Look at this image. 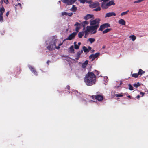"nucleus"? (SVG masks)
Returning <instances> with one entry per match:
<instances>
[{"mask_svg": "<svg viewBox=\"0 0 148 148\" xmlns=\"http://www.w3.org/2000/svg\"><path fill=\"white\" fill-rule=\"evenodd\" d=\"M55 48L57 49H58L60 48V47L59 45H58V46H56V47H55Z\"/></svg>", "mask_w": 148, "mask_h": 148, "instance_id": "47", "label": "nucleus"}, {"mask_svg": "<svg viewBox=\"0 0 148 148\" xmlns=\"http://www.w3.org/2000/svg\"><path fill=\"white\" fill-rule=\"evenodd\" d=\"M103 25L105 28L110 27V24H109L108 23L103 24Z\"/></svg>", "mask_w": 148, "mask_h": 148, "instance_id": "27", "label": "nucleus"}, {"mask_svg": "<svg viewBox=\"0 0 148 148\" xmlns=\"http://www.w3.org/2000/svg\"><path fill=\"white\" fill-rule=\"evenodd\" d=\"M76 42H74V48L75 49H78L79 48V46L78 45H77L76 44Z\"/></svg>", "mask_w": 148, "mask_h": 148, "instance_id": "30", "label": "nucleus"}, {"mask_svg": "<svg viewBox=\"0 0 148 148\" xmlns=\"http://www.w3.org/2000/svg\"><path fill=\"white\" fill-rule=\"evenodd\" d=\"M19 70H20V68H19Z\"/></svg>", "mask_w": 148, "mask_h": 148, "instance_id": "61", "label": "nucleus"}, {"mask_svg": "<svg viewBox=\"0 0 148 148\" xmlns=\"http://www.w3.org/2000/svg\"><path fill=\"white\" fill-rule=\"evenodd\" d=\"M88 60H86V61H85V62L84 63H83L82 65V68H85L86 67L87 65L88 64Z\"/></svg>", "mask_w": 148, "mask_h": 148, "instance_id": "17", "label": "nucleus"}, {"mask_svg": "<svg viewBox=\"0 0 148 148\" xmlns=\"http://www.w3.org/2000/svg\"><path fill=\"white\" fill-rule=\"evenodd\" d=\"M66 88L67 89H68V90H69V89H70V86L69 85H67L66 87Z\"/></svg>", "mask_w": 148, "mask_h": 148, "instance_id": "50", "label": "nucleus"}, {"mask_svg": "<svg viewBox=\"0 0 148 148\" xmlns=\"http://www.w3.org/2000/svg\"><path fill=\"white\" fill-rule=\"evenodd\" d=\"M140 94L141 95H142V97H143L145 93L142 92H140Z\"/></svg>", "mask_w": 148, "mask_h": 148, "instance_id": "45", "label": "nucleus"}, {"mask_svg": "<svg viewBox=\"0 0 148 148\" xmlns=\"http://www.w3.org/2000/svg\"><path fill=\"white\" fill-rule=\"evenodd\" d=\"M97 7V8H96L94 9L93 10L95 11H98L101 10V7L99 6Z\"/></svg>", "mask_w": 148, "mask_h": 148, "instance_id": "28", "label": "nucleus"}, {"mask_svg": "<svg viewBox=\"0 0 148 148\" xmlns=\"http://www.w3.org/2000/svg\"><path fill=\"white\" fill-rule=\"evenodd\" d=\"M132 76L135 78H137L139 77V76L137 73H134L132 75Z\"/></svg>", "mask_w": 148, "mask_h": 148, "instance_id": "31", "label": "nucleus"}, {"mask_svg": "<svg viewBox=\"0 0 148 148\" xmlns=\"http://www.w3.org/2000/svg\"><path fill=\"white\" fill-rule=\"evenodd\" d=\"M101 7L103 9H107L108 7L107 3L106 4L105 3L103 2L102 3Z\"/></svg>", "mask_w": 148, "mask_h": 148, "instance_id": "13", "label": "nucleus"}, {"mask_svg": "<svg viewBox=\"0 0 148 148\" xmlns=\"http://www.w3.org/2000/svg\"><path fill=\"white\" fill-rule=\"evenodd\" d=\"M127 97L129 98H130V99L131 98V96L130 95L128 96H127Z\"/></svg>", "mask_w": 148, "mask_h": 148, "instance_id": "56", "label": "nucleus"}, {"mask_svg": "<svg viewBox=\"0 0 148 148\" xmlns=\"http://www.w3.org/2000/svg\"><path fill=\"white\" fill-rule=\"evenodd\" d=\"M56 39H53L50 42L49 45L47 47V49L50 51L54 50L56 47Z\"/></svg>", "mask_w": 148, "mask_h": 148, "instance_id": "3", "label": "nucleus"}, {"mask_svg": "<svg viewBox=\"0 0 148 148\" xmlns=\"http://www.w3.org/2000/svg\"><path fill=\"white\" fill-rule=\"evenodd\" d=\"M96 77L92 72H88L84 78V82L88 86H91L95 84Z\"/></svg>", "mask_w": 148, "mask_h": 148, "instance_id": "2", "label": "nucleus"}, {"mask_svg": "<svg viewBox=\"0 0 148 148\" xmlns=\"http://www.w3.org/2000/svg\"><path fill=\"white\" fill-rule=\"evenodd\" d=\"M86 2L88 3H89L90 4H91L92 3V1L91 0L88 1V0H87V1H86Z\"/></svg>", "mask_w": 148, "mask_h": 148, "instance_id": "42", "label": "nucleus"}, {"mask_svg": "<svg viewBox=\"0 0 148 148\" xmlns=\"http://www.w3.org/2000/svg\"><path fill=\"white\" fill-rule=\"evenodd\" d=\"M87 0H79V1L82 3H84L85 2H86Z\"/></svg>", "mask_w": 148, "mask_h": 148, "instance_id": "38", "label": "nucleus"}, {"mask_svg": "<svg viewBox=\"0 0 148 148\" xmlns=\"http://www.w3.org/2000/svg\"><path fill=\"white\" fill-rule=\"evenodd\" d=\"M118 23L119 24L122 25H125V21L123 19H121L119 20Z\"/></svg>", "mask_w": 148, "mask_h": 148, "instance_id": "15", "label": "nucleus"}, {"mask_svg": "<svg viewBox=\"0 0 148 148\" xmlns=\"http://www.w3.org/2000/svg\"><path fill=\"white\" fill-rule=\"evenodd\" d=\"M78 45H79V46L81 44V43L80 42H79L78 43Z\"/></svg>", "mask_w": 148, "mask_h": 148, "instance_id": "52", "label": "nucleus"}, {"mask_svg": "<svg viewBox=\"0 0 148 148\" xmlns=\"http://www.w3.org/2000/svg\"><path fill=\"white\" fill-rule=\"evenodd\" d=\"M77 34V33L76 32L72 33L67 38H66V39H65L63 41H64L66 40H72L75 38Z\"/></svg>", "mask_w": 148, "mask_h": 148, "instance_id": "6", "label": "nucleus"}, {"mask_svg": "<svg viewBox=\"0 0 148 148\" xmlns=\"http://www.w3.org/2000/svg\"><path fill=\"white\" fill-rule=\"evenodd\" d=\"M105 47H106V46H104H104H103V47H102V48H103V49H105Z\"/></svg>", "mask_w": 148, "mask_h": 148, "instance_id": "55", "label": "nucleus"}, {"mask_svg": "<svg viewBox=\"0 0 148 148\" xmlns=\"http://www.w3.org/2000/svg\"><path fill=\"white\" fill-rule=\"evenodd\" d=\"M88 50H89V51H90L91 49V47L90 46H89L88 47Z\"/></svg>", "mask_w": 148, "mask_h": 148, "instance_id": "48", "label": "nucleus"}, {"mask_svg": "<svg viewBox=\"0 0 148 148\" xmlns=\"http://www.w3.org/2000/svg\"><path fill=\"white\" fill-rule=\"evenodd\" d=\"M85 29V27H84V28L83 29V30H84Z\"/></svg>", "mask_w": 148, "mask_h": 148, "instance_id": "57", "label": "nucleus"}, {"mask_svg": "<svg viewBox=\"0 0 148 148\" xmlns=\"http://www.w3.org/2000/svg\"><path fill=\"white\" fill-rule=\"evenodd\" d=\"M97 94H98V93H99V92H97Z\"/></svg>", "mask_w": 148, "mask_h": 148, "instance_id": "59", "label": "nucleus"}, {"mask_svg": "<svg viewBox=\"0 0 148 148\" xmlns=\"http://www.w3.org/2000/svg\"><path fill=\"white\" fill-rule=\"evenodd\" d=\"M91 101H93V102H94V101H92V100H91Z\"/></svg>", "mask_w": 148, "mask_h": 148, "instance_id": "60", "label": "nucleus"}, {"mask_svg": "<svg viewBox=\"0 0 148 148\" xmlns=\"http://www.w3.org/2000/svg\"><path fill=\"white\" fill-rule=\"evenodd\" d=\"M88 40L91 44H92L95 41V38H89L88 39Z\"/></svg>", "mask_w": 148, "mask_h": 148, "instance_id": "29", "label": "nucleus"}, {"mask_svg": "<svg viewBox=\"0 0 148 148\" xmlns=\"http://www.w3.org/2000/svg\"><path fill=\"white\" fill-rule=\"evenodd\" d=\"M94 72L95 73L97 74V75L99 74V72L98 71H97L96 70H95Z\"/></svg>", "mask_w": 148, "mask_h": 148, "instance_id": "43", "label": "nucleus"}, {"mask_svg": "<svg viewBox=\"0 0 148 148\" xmlns=\"http://www.w3.org/2000/svg\"><path fill=\"white\" fill-rule=\"evenodd\" d=\"M129 12V10H127V11L123 12H122L121 14V16H123L124 15H125L126 14H127V13Z\"/></svg>", "mask_w": 148, "mask_h": 148, "instance_id": "35", "label": "nucleus"}, {"mask_svg": "<svg viewBox=\"0 0 148 148\" xmlns=\"http://www.w3.org/2000/svg\"><path fill=\"white\" fill-rule=\"evenodd\" d=\"M73 13L72 12H70V13H67V15L71 17L73 15Z\"/></svg>", "mask_w": 148, "mask_h": 148, "instance_id": "41", "label": "nucleus"}, {"mask_svg": "<svg viewBox=\"0 0 148 148\" xmlns=\"http://www.w3.org/2000/svg\"><path fill=\"white\" fill-rule=\"evenodd\" d=\"M62 16H63L64 15H67V13L66 12H63L61 13Z\"/></svg>", "mask_w": 148, "mask_h": 148, "instance_id": "40", "label": "nucleus"}, {"mask_svg": "<svg viewBox=\"0 0 148 148\" xmlns=\"http://www.w3.org/2000/svg\"><path fill=\"white\" fill-rule=\"evenodd\" d=\"M60 1H59V3H60Z\"/></svg>", "mask_w": 148, "mask_h": 148, "instance_id": "63", "label": "nucleus"}, {"mask_svg": "<svg viewBox=\"0 0 148 148\" xmlns=\"http://www.w3.org/2000/svg\"><path fill=\"white\" fill-rule=\"evenodd\" d=\"M4 1V2L6 4H7L8 3V0H1V2L2 3H3V2Z\"/></svg>", "mask_w": 148, "mask_h": 148, "instance_id": "39", "label": "nucleus"}, {"mask_svg": "<svg viewBox=\"0 0 148 148\" xmlns=\"http://www.w3.org/2000/svg\"><path fill=\"white\" fill-rule=\"evenodd\" d=\"M50 62V61L49 60H48L47 62V63L48 64H49V63Z\"/></svg>", "mask_w": 148, "mask_h": 148, "instance_id": "53", "label": "nucleus"}, {"mask_svg": "<svg viewBox=\"0 0 148 148\" xmlns=\"http://www.w3.org/2000/svg\"><path fill=\"white\" fill-rule=\"evenodd\" d=\"M105 29V28H104V27L103 26L102 24L100 26L98 30L102 31Z\"/></svg>", "mask_w": 148, "mask_h": 148, "instance_id": "32", "label": "nucleus"}, {"mask_svg": "<svg viewBox=\"0 0 148 148\" xmlns=\"http://www.w3.org/2000/svg\"><path fill=\"white\" fill-rule=\"evenodd\" d=\"M145 73V71L142 70L141 69H139V71L138 73V76H140V77L144 73Z\"/></svg>", "mask_w": 148, "mask_h": 148, "instance_id": "18", "label": "nucleus"}, {"mask_svg": "<svg viewBox=\"0 0 148 148\" xmlns=\"http://www.w3.org/2000/svg\"><path fill=\"white\" fill-rule=\"evenodd\" d=\"M5 11V9L3 6H2L0 9V15H3V14Z\"/></svg>", "mask_w": 148, "mask_h": 148, "instance_id": "20", "label": "nucleus"}, {"mask_svg": "<svg viewBox=\"0 0 148 148\" xmlns=\"http://www.w3.org/2000/svg\"><path fill=\"white\" fill-rule=\"evenodd\" d=\"M64 3L68 5H71L73 4L77 0H61Z\"/></svg>", "mask_w": 148, "mask_h": 148, "instance_id": "5", "label": "nucleus"}, {"mask_svg": "<svg viewBox=\"0 0 148 148\" xmlns=\"http://www.w3.org/2000/svg\"><path fill=\"white\" fill-rule=\"evenodd\" d=\"M140 97V96L139 95H138V96H137V97H136L137 98H139Z\"/></svg>", "mask_w": 148, "mask_h": 148, "instance_id": "51", "label": "nucleus"}, {"mask_svg": "<svg viewBox=\"0 0 148 148\" xmlns=\"http://www.w3.org/2000/svg\"><path fill=\"white\" fill-rule=\"evenodd\" d=\"M121 84H122V83H121H121H120V85H119V86H117V85H116V86L115 87H116L117 88H119V86H121Z\"/></svg>", "mask_w": 148, "mask_h": 148, "instance_id": "46", "label": "nucleus"}, {"mask_svg": "<svg viewBox=\"0 0 148 148\" xmlns=\"http://www.w3.org/2000/svg\"><path fill=\"white\" fill-rule=\"evenodd\" d=\"M17 1H20V0H17Z\"/></svg>", "mask_w": 148, "mask_h": 148, "instance_id": "64", "label": "nucleus"}, {"mask_svg": "<svg viewBox=\"0 0 148 148\" xmlns=\"http://www.w3.org/2000/svg\"><path fill=\"white\" fill-rule=\"evenodd\" d=\"M93 16L92 15L88 14L84 17V19L85 20H87L91 18Z\"/></svg>", "mask_w": 148, "mask_h": 148, "instance_id": "14", "label": "nucleus"}, {"mask_svg": "<svg viewBox=\"0 0 148 148\" xmlns=\"http://www.w3.org/2000/svg\"><path fill=\"white\" fill-rule=\"evenodd\" d=\"M81 23H80L78 22H76L74 24V26H76L75 31L77 33L79 32V30L80 29V26Z\"/></svg>", "mask_w": 148, "mask_h": 148, "instance_id": "9", "label": "nucleus"}, {"mask_svg": "<svg viewBox=\"0 0 148 148\" xmlns=\"http://www.w3.org/2000/svg\"><path fill=\"white\" fill-rule=\"evenodd\" d=\"M89 24V22L86 21H85L81 23V24L84 27L85 25H87Z\"/></svg>", "mask_w": 148, "mask_h": 148, "instance_id": "21", "label": "nucleus"}, {"mask_svg": "<svg viewBox=\"0 0 148 148\" xmlns=\"http://www.w3.org/2000/svg\"><path fill=\"white\" fill-rule=\"evenodd\" d=\"M70 51L71 53H74V49L73 46V45L71 46L70 48Z\"/></svg>", "mask_w": 148, "mask_h": 148, "instance_id": "23", "label": "nucleus"}, {"mask_svg": "<svg viewBox=\"0 0 148 148\" xmlns=\"http://www.w3.org/2000/svg\"><path fill=\"white\" fill-rule=\"evenodd\" d=\"M29 68L30 69L31 71L32 72L34 75H37V72L34 68L31 66H29Z\"/></svg>", "mask_w": 148, "mask_h": 148, "instance_id": "12", "label": "nucleus"}, {"mask_svg": "<svg viewBox=\"0 0 148 148\" xmlns=\"http://www.w3.org/2000/svg\"><path fill=\"white\" fill-rule=\"evenodd\" d=\"M107 3L108 7L112 5H114L115 4L114 1L113 0H112L111 1H110L108 2Z\"/></svg>", "mask_w": 148, "mask_h": 148, "instance_id": "16", "label": "nucleus"}, {"mask_svg": "<svg viewBox=\"0 0 148 148\" xmlns=\"http://www.w3.org/2000/svg\"><path fill=\"white\" fill-rule=\"evenodd\" d=\"M84 32L83 31L79 32L78 34L79 38H81L84 35Z\"/></svg>", "mask_w": 148, "mask_h": 148, "instance_id": "22", "label": "nucleus"}, {"mask_svg": "<svg viewBox=\"0 0 148 148\" xmlns=\"http://www.w3.org/2000/svg\"><path fill=\"white\" fill-rule=\"evenodd\" d=\"M99 5L100 4L98 2L95 1L90 4L89 6L90 8H94L99 6Z\"/></svg>", "mask_w": 148, "mask_h": 148, "instance_id": "7", "label": "nucleus"}, {"mask_svg": "<svg viewBox=\"0 0 148 148\" xmlns=\"http://www.w3.org/2000/svg\"><path fill=\"white\" fill-rule=\"evenodd\" d=\"M92 51L93 52L94 51V50H92Z\"/></svg>", "mask_w": 148, "mask_h": 148, "instance_id": "58", "label": "nucleus"}, {"mask_svg": "<svg viewBox=\"0 0 148 148\" xmlns=\"http://www.w3.org/2000/svg\"><path fill=\"white\" fill-rule=\"evenodd\" d=\"M140 86V84L139 82H138L136 84H134L133 85V86L136 88H137Z\"/></svg>", "mask_w": 148, "mask_h": 148, "instance_id": "33", "label": "nucleus"}, {"mask_svg": "<svg viewBox=\"0 0 148 148\" xmlns=\"http://www.w3.org/2000/svg\"><path fill=\"white\" fill-rule=\"evenodd\" d=\"M83 49L84 52L88 53L89 52V50L85 47L83 46Z\"/></svg>", "mask_w": 148, "mask_h": 148, "instance_id": "26", "label": "nucleus"}, {"mask_svg": "<svg viewBox=\"0 0 148 148\" xmlns=\"http://www.w3.org/2000/svg\"><path fill=\"white\" fill-rule=\"evenodd\" d=\"M100 20L99 18L96 19L95 20H91L90 21V26H88L86 27V29L84 32L85 34L84 37L86 38L88 34V32H90L92 34H95L97 32V29L99 26V23Z\"/></svg>", "mask_w": 148, "mask_h": 148, "instance_id": "1", "label": "nucleus"}, {"mask_svg": "<svg viewBox=\"0 0 148 148\" xmlns=\"http://www.w3.org/2000/svg\"><path fill=\"white\" fill-rule=\"evenodd\" d=\"M3 15H0V22H2L3 21Z\"/></svg>", "mask_w": 148, "mask_h": 148, "instance_id": "37", "label": "nucleus"}, {"mask_svg": "<svg viewBox=\"0 0 148 148\" xmlns=\"http://www.w3.org/2000/svg\"><path fill=\"white\" fill-rule=\"evenodd\" d=\"M115 96L117 97H121L123 96V93H121L119 94H115Z\"/></svg>", "mask_w": 148, "mask_h": 148, "instance_id": "34", "label": "nucleus"}, {"mask_svg": "<svg viewBox=\"0 0 148 148\" xmlns=\"http://www.w3.org/2000/svg\"><path fill=\"white\" fill-rule=\"evenodd\" d=\"M9 14V11H8L7 13H6V15L7 16H8Z\"/></svg>", "mask_w": 148, "mask_h": 148, "instance_id": "49", "label": "nucleus"}, {"mask_svg": "<svg viewBox=\"0 0 148 148\" xmlns=\"http://www.w3.org/2000/svg\"><path fill=\"white\" fill-rule=\"evenodd\" d=\"M91 98L92 99H95L98 101H102L103 99V97L101 95L97 94L94 95H92L90 96Z\"/></svg>", "mask_w": 148, "mask_h": 148, "instance_id": "4", "label": "nucleus"}, {"mask_svg": "<svg viewBox=\"0 0 148 148\" xmlns=\"http://www.w3.org/2000/svg\"><path fill=\"white\" fill-rule=\"evenodd\" d=\"M62 43H60L59 44V45H58L60 47V46H61V45H62Z\"/></svg>", "mask_w": 148, "mask_h": 148, "instance_id": "54", "label": "nucleus"}, {"mask_svg": "<svg viewBox=\"0 0 148 148\" xmlns=\"http://www.w3.org/2000/svg\"><path fill=\"white\" fill-rule=\"evenodd\" d=\"M111 29H112L111 28H110V29L107 28V29H105L102 32V33L103 34H105L106 33H107L108 32H109L110 31H111Z\"/></svg>", "mask_w": 148, "mask_h": 148, "instance_id": "24", "label": "nucleus"}, {"mask_svg": "<svg viewBox=\"0 0 148 148\" xmlns=\"http://www.w3.org/2000/svg\"><path fill=\"white\" fill-rule=\"evenodd\" d=\"M130 38H131L133 41H134L136 38V37L134 35L130 36Z\"/></svg>", "mask_w": 148, "mask_h": 148, "instance_id": "25", "label": "nucleus"}, {"mask_svg": "<svg viewBox=\"0 0 148 148\" xmlns=\"http://www.w3.org/2000/svg\"><path fill=\"white\" fill-rule=\"evenodd\" d=\"M60 1H59V3H60Z\"/></svg>", "mask_w": 148, "mask_h": 148, "instance_id": "62", "label": "nucleus"}, {"mask_svg": "<svg viewBox=\"0 0 148 148\" xmlns=\"http://www.w3.org/2000/svg\"><path fill=\"white\" fill-rule=\"evenodd\" d=\"M18 5H19V6L21 7V8H22V7H21V4L20 3H18V4L15 5V6H17Z\"/></svg>", "mask_w": 148, "mask_h": 148, "instance_id": "44", "label": "nucleus"}, {"mask_svg": "<svg viewBox=\"0 0 148 148\" xmlns=\"http://www.w3.org/2000/svg\"><path fill=\"white\" fill-rule=\"evenodd\" d=\"M83 50H81L80 51H78L76 55L75 58L76 60H78L80 58V55L83 53Z\"/></svg>", "mask_w": 148, "mask_h": 148, "instance_id": "10", "label": "nucleus"}, {"mask_svg": "<svg viewBox=\"0 0 148 148\" xmlns=\"http://www.w3.org/2000/svg\"><path fill=\"white\" fill-rule=\"evenodd\" d=\"M129 89L130 90H133V86L130 84L129 85Z\"/></svg>", "mask_w": 148, "mask_h": 148, "instance_id": "36", "label": "nucleus"}, {"mask_svg": "<svg viewBox=\"0 0 148 148\" xmlns=\"http://www.w3.org/2000/svg\"><path fill=\"white\" fill-rule=\"evenodd\" d=\"M100 54V53L99 52L95 54H92L90 55L89 57V58L92 59V61H93L95 58L97 57Z\"/></svg>", "mask_w": 148, "mask_h": 148, "instance_id": "8", "label": "nucleus"}, {"mask_svg": "<svg viewBox=\"0 0 148 148\" xmlns=\"http://www.w3.org/2000/svg\"><path fill=\"white\" fill-rule=\"evenodd\" d=\"M77 9L74 5H73L72 8L70 9V10L72 12H75L77 11Z\"/></svg>", "mask_w": 148, "mask_h": 148, "instance_id": "19", "label": "nucleus"}, {"mask_svg": "<svg viewBox=\"0 0 148 148\" xmlns=\"http://www.w3.org/2000/svg\"><path fill=\"white\" fill-rule=\"evenodd\" d=\"M116 15V14L114 12H109L106 14L105 17V18L109 17L112 16H115Z\"/></svg>", "mask_w": 148, "mask_h": 148, "instance_id": "11", "label": "nucleus"}]
</instances>
